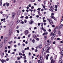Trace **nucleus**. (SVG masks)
I'll use <instances>...</instances> for the list:
<instances>
[{"mask_svg": "<svg viewBox=\"0 0 63 63\" xmlns=\"http://www.w3.org/2000/svg\"><path fill=\"white\" fill-rule=\"evenodd\" d=\"M47 20L48 21H49V22H50V24H53V22L52 20L49 19H47Z\"/></svg>", "mask_w": 63, "mask_h": 63, "instance_id": "obj_1", "label": "nucleus"}, {"mask_svg": "<svg viewBox=\"0 0 63 63\" xmlns=\"http://www.w3.org/2000/svg\"><path fill=\"white\" fill-rule=\"evenodd\" d=\"M13 24H14V22L13 21L11 22L9 24V26L10 27H12V26L13 25Z\"/></svg>", "mask_w": 63, "mask_h": 63, "instance_id": "obj_2", "label": "nucleus"}, {"mask_svg": "<svg viewBox=\"0 0 63 63\" xmlns=\"http://www.w3.org/2000/svg\"><path fill=\"white\" fill-rule=\"evenodd\" d=\"M34 23V21L33 20V19H32L30 20V24H32V23Z\"/></svg>", "mask_w": 63, "mask_h": 63, "instance_id": "obj_3", "label": "nucleus"}, {"mask_svg": "<svg viewBox=\"0 0 63 63\" xmlns=\"http://www.w3.org/2000/svg\"><path fill=\"white\" fill-rule=\"evenodd\" d=\"M28 30H26V31H25V35L26 36H27V34H28Z\"/></svg>", "mask_w": 63, "mask_h": 63, "instance_id": "obj_4", "label": "nucleus"}, {"mask_svg": "<svg viewBox=\"0 0 63 63\" xmlns=\"http://www.w3.org/2000/svg\"><path fill=\"white\" fill-rule=\"evenodd\" d=\"M9 37H10L11 36V34H12V31H11V30H9Z\"/></svg>", "mask_w": 63, "mask_h": 63, "instance_id": "obj_5", "label": "nucleus"}, {"mask_svg": "<svg viewBox=\"0 0 63 63\" xmlns=\"http://www.w3.org/2000/svg\"><path fill=\"white\" fill-rule=\"evenodd\" d=\"M15 15H16V14H15V12H13L12 14V16L13 18L15 17Z\"/></svg>", "mask_w": 63, "mask_h": 63, "instance_id": "obj_6", "label": "nucleus"}, {"mask_svg": "<svg viewBox=\"0 0 63 63\" xmlns=\"http://www.w3.org/2000/svg\"><path fill=\"white\" fill-rule=\"evenodd\" d=\"M37 12L39 16H42V15L40 13V10H38V11H37Z\"/></svg>", "mask_w": 63, "mask_h": 63, "instance_id": "obj_7", "label": "nucleus"}, {"mask_svg": "<svg viewBox=\"0 0 63 63\" xmlns=\"http://www.w3.org/2000/svg\"><path fill=\"white\" fill-rule=\"evenodd\" d=\"M49 10H50L51 11V12H53V10H54V8H53L52 9H49Z\"/></svg>", "mask_w": 63, "mask_h": 63, "instance_id": "obj_8", "label": "nucleus"}, {"mask_svg": "<svg viewBox=\"0 0 63 63\" xmlns=\"http://www.w3.org/2000/svg\"><path fill=\"white\" fill-rule=\"evenodd\" d=\"M47 48L45 47L43 49V48L42 49V50H43L42 51H45V50H44V49H46V50L47 49Z\"/></svg>", "mask_w": 63, "mask_h": 63, "instance_id": "obj_9", "label": "nucleus"}, {"mask_svg": "<svg viewBox=\"0 0 63 63\" xmlns=\"http://www.w3.org/2000/svg\"><path fill=\"white\" fill-rule=\"evenodd\" d=\"M49 56V54L47 55V56L46 57V58L47 60L48 59V57Z\"/></svg>", "mask_w": 63, "mask_h": 63, "instance_id": "obj_10", "label": "nucleus"}, {"mask_svg": "<svg viewBox=\"0 0 63 63\" xmlns=\"http://www.w3.org/2000/svg\"><path fill=\"white\" fill-rule=\"evenodd\" d=\"M47 34H48V33L47 32H46L45 33H44L43 34V36L45 35H47Z\"/></svg>", "mask_w": 63, "mask_h": 63, "instance_id": "obj_11", "label": "nucleus"}, {"mask_svg": "<svg viewBox=\"0 0 63 63\" xmlns=\"http://www.w3.org/2000/svg\"><path fill=\"white\" fill-rule=\"evenodd\" d=\"M43 56H40V60L41 61H42V60H43Z\"/></svg>", "mask_w": 63, "mask_h": 63, "instance_id": "obj_12", "label": "nucleus"}, {"mask_svg": "<svg viewBox=\"0 0 63 63\" xmlns=\"http://www.w3.org/2000/svg\"><path fill=\"white\" fill-rule=\"evenodd\" d=\"M38 47L39 48H41L42 47V44H40V45H39L38 46Z\"/></svg>", "mask_w": 63, "mask_h": 63, "instance_id": "obj_13", "label": "nucleus"}, {"mask_svg": "<svg viewBox=\"0 0 63 63\" xmlns=\"http://www.w3.org/2000/svg\"><path fill=\"white\" fill-rule=\"evenodd\" d=\"M5 4L6 5L7 7H8L9 6V5H10V3H8V2H6L5 3Z\"/></svg>", "mask_w": 63, "mask_h": 63, "instance_id": "obj_14", "label": "nucleus"}, {"mask_svg": "<svg viewBox=\"0 0 63 63\" xmlns=\"http://www.w3.org/2000/svg\"><path fill=\"white\" fill-rule=\"evenodd\" d=\"M20 22V20L18 19L16 21V23L17 24L19 23Z\"/></svg>", "mask_w": 63, "mask_h": 63, "instance_id": "obj_15", "label": "nucleus"}, {"mask_svg": "<svg viewBox=\"0 0 63 63\" xmlns=\"http://www.w3.org/2000/svg\"><path fill=\"white\" fill-rule=\"evenodd\" d=\"M7 43V40H4V45H5V44H6Z\"/></svg>", "mask_w": 63, "mask_h": 63, "instance_id": "obj_16", "label": "nucleus"}, {"mask_svg": "<svg viewBox=\"0 0 63 63\" xmlns=\"http://www.w3.org/2000/svg\"><path fill=\"white\" fill-rule=\"evenodd\" d=\"M25 50H29V47H27V48H25L24 49Z\"/></svg>", "mask_w": 63, "mask_h": 63, "instance_id": "obj_17", "label": "nucleus"}, {"mask_svg": "<svg viewBox=\"0 0 63 63\" xmlns=\"http://www.w3.org/2000/svg\"><path fill=\"white\" fill-rule=\"evenodd\" d=\"M47 1L48 2V1L47 0H44V5H46V2H47Z\"/></svg>", "mask_w": 63, "mask_h": 63, "instance_id": "obj_18", "label": "nucleus"}, {"mask_svg": "<svg viewBox=\"0 0 63 63\" xmlns=\"http://www.w3.org/2000/svg\"><path fill=\"white\" fill-rule=\"evenodd\" d=\"M53 58V57L52 56H51V57H50V60L51 61H52V60H53V59H52ZM51 59H52V60Z\"/></svg>", "mask_w": 63, "mask_h": 63, "instance_id": "obj_19", "label": "nucleus"}, {"mask_svg": "<svg viewBox=\"0 0 63 63\" xmlns=\"http://www.w3.org/2000/svg\"><path fill=\"white\" fill-rule=\"evenodd\" d=\"M51 5V3H48V7H50V5Z\"/></svg>", "mask_w": 63, "mask_h": 63, "instance_id": "obj_20", "label": "nucleus"}, {"mask_svg": "<svg viewBox=\"0 0 63 63\" xmlns=\"http://www.w3.org/2000/svg\"><path fill=\"white\" fill-rule=\"evenodd\" d=\"M55 63V61H53V60H52L51 61V63Z\"/></svg>", "mask_w": 63, "mask_h": 63, "instance_id": "obj_21", "label": "nucleus"}, {"mask_svg": "<svg viewBox=\"0 0 63 63\" xmlns=\"http://www.w3.org/2000/svg\"><path fill=\"white\" fill-rule=\"evenodd\" d=\"M58 34L59 35H60L61 34V32L60 31H59L58 32Z\"/></svg>", "mask_w": 63, "mask_h": 63, "instance_id": "obj_22", "label": "nucleus"}, {"mask_svg": "<svg viewBox=\"0 0 63 63\" xmlns=\"http://www.w3.org/2000/svg\"><path fill=\"white\" fill-rule=\"evenodd\" d=\"M0 6H2V0H0Z\"/></svg>", "mask_w": 63, "mask_h": 63, "instance_id": "obj_23", "label": "nucleus"}, {"mask_svg": "<svg viewBox=\"0 0 63 63\" xmlns=\"http://www.w3.org/2000/svg\"><path fill=\"white\" fill-rule=\"evenodd\" d=\"M62 56H61L60 60V61H61L62 60Z\"/></svg>", "mask_w": 63, "mask_h": 63, "instance_id": "obj_24", "label": "nucleus"}, {"mask_svg": "<svg viewBox=\"0 0 63 63\" xmlns=\"http://www.w3.org/2000/svg\"><path fill=\"white\" fill-rule=\"evenodd\" d=\"M44 38L45 39V40H47V36H45L44 37Z\"/></svg>", "mask_w": 63, "mask_h": 63, "instance_id": "obj_25", "label": "nucleus"}, {"mask_svg": "<svg viewBox=\"0 0 63 63\" xmlns=\"http://www.w3.org/2000/svg\"><path fill=\"white\" fill-rule=\"evenodd\" d=\"M25 52V50H23L22 51V53H24Z\"/></svg>", "mask_w": 63, "mask_h": 63, "instance_id": "obj_26", "label": "nucleus"}, {"mask_svg": "<svg viewBox=\"0 0 63 63\" xmlns=\"http://www.w3.org/2000/svg\"><path fill=\"white\" fill-rule=\"evenodd\" d=\"M42 30H43V31H44V32H45V31H46V30L44 28H43V29Z\"/></svg>", "mask_w": 63, "mask_h": 63, "instance_id": "obj_27", "label": "nucleus"}, {"mask_svg": "<svg viewBox=\"0 0 63 63\" xmlns=\"http://www.w3.org/2000/svg\"><path fill=\"white\" fill-rule=\"evenodd\" d=\"M31 34H29V35L28 36V38H30V36H31Z\"/></svg>", "mask_w": 63, "mask_h": 63, "instance_id": "obj_28", "label": "nucleus"}, {"mask_svg": "<svg viewBox=\"0 0 63 63\" xmlns=\"http://www.w3.org/2000/svg\"><path fill=\"white\" fill-rule=\"evenodd\" d=\"M32 42L33 43H35V40L34 39L32 40Z\"/></svg>", "mask_w": 63, "mask_h": 63, "instance_id": "obj_29", "label": "nucleus"}, {"mask_svg": "<svg viewBox=\"0 0 63 63\" xmlns=\"http://www.w3.org/2000/svg\"><path fill=\"white\" fill-rule=\"evenodd\" d=\"M24 16H26L27 15V13H25L24 14Z\"/></svg>", "mask_w": 63, "mask_h": 63, "instance_id": "obj_30", "label": "nucleus"}, {"mask_svg": "<svg viewBox=\"0 0 63 63\" xmlns=\"http://www.w3.org/2000/svg\"><path fill=\"white\" fill-rule=\"evenodd\" d=\"M41 25L42 27H43L44 26V23H41Z\"/></svg>", "mask_w": 63, "mask_h": 63, "instance_id": "obj_31", "label": "nucleus"}, {"mask_svg": "<svg viewBox=\"0 0 63 63\" xmlns=\"http://www.w3.org/2000/svg\"><path fill=\"white\" fill-rule=\"evenodd\" d=\"M23 58H24V59H26V56H24V57Z\"/></svg>", "mask_w": 63, "mask_h": 63, "instance_id": "obj_32", "label": "nucleus"}, {"mask_svg": "<svg viewBox=\"0 0 63 63\" xmlns=\"http://www.w3.org/2000/svg\"><path fill=\"white\" fill-rule=\"evenodd\" d=\"M39 63H44V61H41Z\"/></svg>", "mask_w": 63, "mask_h": 63, "instance_id": "obj_33", "label": "nucleus"}, {"mask_svg": "<svg viewBox=\"0 0 63 63\" xmlns=\"http://www.w3.org/2000/svg\"><path fill=\"white\" fill-rule=\"evenodd\" d=\"M45 47H46L47 48L48 47V45H46L45 46Z\"/></svg>", "mask_w": 63, "mask_h": 63, "instance_id": "obj_34", "label": "nucleus"}, {"mask_svg": "<svg viewBox=\"0 0 63 63\" xmlns=\"http://www.w3.org/2000/svg\"><path fill=\"white\" fill-rule=\"evenodd\" d=\"M43 28H43V27H40V29H42V30H43Z\"/></svg>", "mask_w": 63, "mask_h": 63, "instance_id": "obj_35", "label": "nucleus"}, {"mask_svg": "<svg viewBox=\"0 0 63 63\" xmlns=\"http://www.w3.org/2000/svg\"><path fill=\"white\" fill-rule=\"evenodd\" d=\"M58 28H57V27H55V28H54V30H56V29H57Z\"/></svg>", "mask_w": 63, "mask_h": 63, "instance_id": "obj_36", "label": "nucleus"}, {"mask_svg": "<svg viewBox=\"0 0 63 63\" xmlns=\"http://www.w3.org/2000/svg\"><path fill=\"white\" fill-rule=\"evenodd\" d=\"M33 38H36V35H34L33 36Z\"/></svg>", "mask_w": 63, "mask_h": 63, "instance_id": "obj_37", "label": "nucleus"}, {"mask_svg": "<svg viewBox=\"0 0 63 63\" xmlns=\"http://www.w3.org/2000/svg\"><path fill=\"white\" fill-rule=\"evenodd\" d=\"M53 34V32H51V33L50 35V36H51L52 35V34Z\"/></svg>", "mask_w": 63, "mask_h": 63, "instance_id": "obj_38", "label": "nucleus"}, {"mask_svg": "<svg viewBox=\"0 0 63 63\" xmlns=\"http://www.w3.org/2000/svg\"><path fill=\"white\" fill-rule=\"evenodd\" d=\"M55 7L56 8H58V7L57 6V5H55Z\"/></svg>", "mask_w": 63, "mask_h": 63, "instance_id": "obj_39", "label": "nucleus"}, {"mask_svg": "<svg viewBox=\"0 0 63 63\" xmlns=\"http://www.w3.org/2000/svg\"><path fill=\"white\" fill-rule=\"evenodd\" d=\"M19 55H22V53H21L20 52H19Z\"/></svg>", "mask_w": 63, "mask_h": 63, "instance_id": "obj_40", "label": "nucleus"}, {"mask_svg": "<svg viewBox=\"0 0 63 63\" xmlns=\"http://www.w3.org/2000/svg\"><path fill=\"white\" fill-rule=\"evenodd\" d=\"M36 40H37V41H39V39L38 38H36Z\"/></svg>", "mask_w": 63, "mask_h": 63, "instance_id": "obj_41", "label": "nucleus"}, {"mask_svg": "<svg viewBox=\"0 0 63 63\" xmlns=\"http://www.w3.org/2000/svg\"><path fill=\"white\" fill-rule=\"evenodd\" d=\"M53 18L54 19V20H56V18H55V17L53 16Z\"/></svg>", "mask_w": 63, "mask_h": 63, "instance_id": "obj_42", "label": "nucleus"}, {"mask_svg": "<svg viewBox=\"0 0 63 63\" xmlns=\"http://www.w3.org/2000/svg\"><path fill=\"white\" fill-rule=\"evenodd\" d=\"M24 22L25 23H26L27 22V20H24Z\"/></svg>", "mask_w": 63, "mask_h": 63, "instance_id": "obj_43", "label": "nucleus"}, {"mask_svg": "<svg viewBox=\"0 0 63 63\" xmlns=\"http://www.w3.org/2000/svg\"><path fill=\"white\" fill-rule=\"evenodd\" d=\"M63 27V25H62V24H61L60 25V27L62 28V27Z\"/></svg>", "mask_w": 63, "mask_h": 63, "instance_id": "obj_44", "label": "nucleus"}, {"mask_svg": "<svg viewBox=\"0 0 63 63\" xmlns=\"http://www.w3.org/2000/svg\"><path fill=\"white\" fill-rule=\"evenodd\" d=\"M3 16V17H5V16H6V15L4 14H3L2 15Z\"/></svg>", "mask_w": 63, "mask_h": 63, "instance_id": "obj_45", "label": "nucleus"}, {"mask_svg": "<svg viewBox=\"0 0 63 63\" xmlns=\"http://www.w3.org/2000/svg\"><path fill=\"white\" fill-rule=\"evenodd\" d=\"M25 18L26 19H28V16H26L25 17Z\"/></svg>", "mask_w": 63, "mask_h": 63, "instance_id": "obj_46", "label": "nucleus"}, {"mask_svg": "<svg viewBox=\"0 0 63 63\" xmlns=\"http://www.w3.org/2000/svg\"><path fill=\"white\" fill-rule=\"evenodd\" d=\"M41 8H39L38 9H37V10H38V11H40V10H41Z\"/></svg>", "mask_w": 63, "mask_h": 63, "instance_id": "obj_47", "label": "nucleus"}, {"mask_svg": "<svg viewBox=\"0 0 63 63\" xmlns=\"http://www.w3.org/2000/svg\"><path fill=\"white\" fill-rule=\"evenodd\" d=\"M53 32L54 33H55L56 32V30H54V31Z\"/></svg>", "mask_w": 63, "mask_h": 63, "instance_id": "obj_48", "label": "nucleus"}, {"mask_svg": "<svg viewBox=\"0 0 63 63\" xmlns=\"http://www.w3.org/2000/svg\"><path fill=\"white\" fill-rule=\"evenodd\" d=\"M29 11H30L31 12H32L33 11V10L31 9H29Z\"/></svg>", "mask_w": 63, "mask_h": 63, "instance_id": "obj_49", "label": "nucleus"}, {"mask_svg": "<svg viewBox=\"0 0 63 63\" xmlns=\"http://www.w3.org/2000/svg\"><path fill=\"white\" fill-rule=\"evenodd\" d=\"M31 1V2H34L35 1V0H32Z\"/></svg>", "mask_w": 63, "mask_h": 63, "instance_id": "obj_50", "label": "nucleus"}, {"mask_svg": "<svg viewBox=\"0 0 63 63\" xmlns=\"http://www.w3.org/2000/svg\"><path fill=\"white\" fill-rule=\"evenodd\" d=\"M16 31L17 32V33H19V31L18 30H17Z\"/></svg>", "mask_w": 63, "mask_h": 63, "instance_id": "obj_51", "label": "nucleus"}, {"mask_svg": "<svg viewBox=\"0 0 63 63\" xmlns=\"http://www.w3.org/2000/svg\"><path fill=\"white\" fill-rule=\"evenodd\" d=\"M20 38V36L18 37L17 38V39H18V40H19Z\"/></svg>", "mask_w": 63, "mask_h": 63, "instance_id": "obj_52", "label": "nucleus"}, {"mask_svg": "<svg viewBox=\"0 0 63 63\" xmlns=\"http://www.w3.org/2000/svg\"><path fill=\"white\" fill-rule=\"evenodd\" d=\"M54 39V37H51V39L52 40H53Z\"/></svg>", "mask_w": 63, "mask_h": 63, "instance_id": "obj_53", "label": "nucleus"}, {"mask_svg": "<svg viewBox=\"0 0 63 63\" xmlns=\"http://www.w3.org/2000/svg\"><path fill=\"white\" fill-rule=\"evenodd\" d=\"M8 48L9 49H10V48H11V46H8Z\"/></svg>", "mask_w": 63, "mask_h": 63, "instance_id": "obj_54", "label": "nucleus"}, {"mask_svg": "<svg viewBox=\"0 0 63 63\" xmlns=\"http://www.w3.org/2000/svg\"><path fill=\"white\" fill-rule=\"evenodd\" d=\"M23 17H24V16H22L21 17H20V18H23Z\"/></svg>", "mask_w": 63, "mask_h": 63, "instance_id": "obj_55", "label": "nucleus"}, {"mask_svg": "<svg viewBox=\"0 0 63 63\" xmlns=\"http://www.w3.org/2000/svg\"><path fill=\"white\" fill-rule=\"evenodd\" d=\"M40 60H38V63H40Z\"/></svg>", "mask_w": 63, "mask_h": 63, "instance_id": "obj_56", "label": "nucleus"}, {"mask_svg": "<svg viewBox=\"0 0 63 63\" xmlns=\"http://www.w3.org/2000/svg\"><path fill=\"white\" fill-rule=\"evenodd\" d=\"M14 51H16V49H14Z\"/></svg>", "mask_w": 63, "mask_h": 63, "instance_id": "obj_57", "label": "nucleus"}, {"mask_svg": "<svg viewBox=\"0 0 63 63\" xmlns=\"http://www.w3.org/2000/svg\"><path fill=\"white\" fill-rule=\"evenodd\" d=\"M26 62H27V60H25L24 61V63H26Z\"/></svg>", "mask_w": 63, "mask_h": 63, "instance_id": "obj_58", "label": "nucleus"}, {"mask_svg": "<svg viewBox=\"0 0 63 63\" xmlns=\"http://www.w3.org/2000/svg\"><path fill=\"white\" fill-rule=\"evenodd\" d=\"M6 60L7 61H9V58H7V59H6Z\"/></svg>", "mask_w": 63, "mask_h": 63, "instance_id": "obj_59", "label": "nucleus"}, {"mask_svg": "<svg viewBox=\"0 0 63 63\" xmlns=\"http://www.w3.org/2000/svg\"><path fill=\"white\" fill-rule=\"evenodd\" d=\"M35 52H37L38 51V50H37V49H36L35 50Z\"/></svg>", "mask_w": 63, "mask_h": 63, "instance_id": "obj_60", "label": "nucleus"}, {"mask_svg": "<svg viewBox=\"0 0 63 63\" xmlns=\"http://www.w3.org/2000/svg\"><path fill=\"white\" fill-rule=\"evenodd\" d=\"M52 27H55V25H52Z\"/></svg>", "mask_w": 63, "mask_h": 63, "instance_id": "obj_61", "label": "nucleus"}, {"mask_svg": "<svg viewBox=\"0 0 63 63\" xmlns=\"http://www.w3.org/2000/svg\"><path fill=\"white\" fill-rule=\"evenodd\" d=\"M16 46H17L16 45H15L14 46V47H16Z\"/></svg>", "mask_w": 63, "mask_h": 63, "instance_id": "obj_62", "label": "nucleus"}, {"mask_svg": "<svg viewBox=\"0 0 63 63\" xmlns=\"http://www.w3.org/2000/svg\"><path fill=\"white\" fill-rule=\"evenodd\" d=\"M51 18H53V16H51Z\"/></svg>", "mask_w": 63, "mask_h": 63, "instance_id": "obj_63", "label": "nucleus"}, {"mask_svg": "<svg viewBox=\"0 0 63 63\" xmlns=\"http://www.w3.org/2000/svg\"><path fill=\"white\" fill-rule=\"evenodd\" d=\"M53 44H55V41L53 42Z\"/></svg>", "mask_w": 63, "mask_h": 63, "instance_id": "obj_64", "label": "nucleus"}]
</instances>
